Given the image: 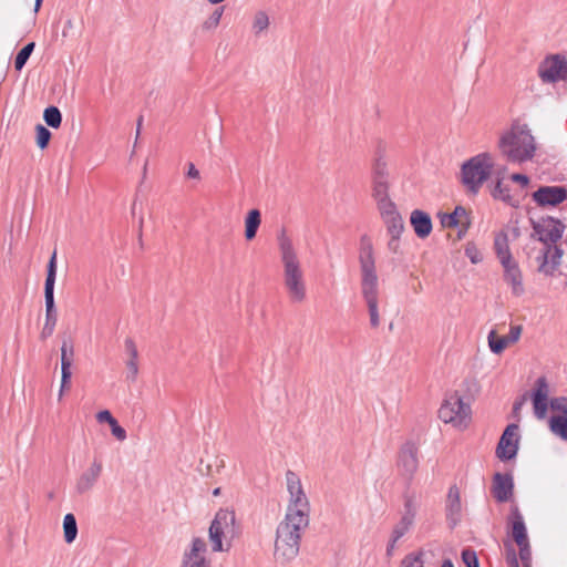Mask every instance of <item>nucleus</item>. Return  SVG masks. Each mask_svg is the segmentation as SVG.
<instances>
[{
    "mask_svg": "<svg viewBox=\"0 0 567 567\" xmlns=\"http://www.w3.org/2000/svg\"><path fill=\"white\" fill-rule=\"evenodd\" d=\"M360 287L361 295L365 301L370 324L372 328L380 326L379 316V277L375 266L373 244L370 237L362 236L359 246Z\"/></svg>",
    "mask_w": 567,
    "mask_h": 567,
    "instance_id": "f257e3e1",
    "label": "nucleus"
},
{
    "mask_svg": "<svg viewBox=\"0 0 567 567\" xmlns=\"http://www.w3.org/2000/svg\"><path fill=\"white\" fill-rule=\"evenodd\" d=\"M280 264L282 268V285L289 300L301 303L307 298V286L301 260L292 240L282 233L278 237Z\"/></svg>",
    "mask_w": 567,
    "mask_h": 567,
    "instance_id": "f03ea898",
    "label": "nucleus"
},
{
    "mask_svg": "<svg viewBox=\"0 0 567 567\" xmlns=\"http://www.w3.org/2000/svg\"><path fill=\"white\" fill-rule=\"evenodd\" d=\"M309 525V519L286 515L278 525L275 540V558L281 564L295 559L299 553L301 535Z\"/></svg>",
    "mask_w": 567,
    "mask_h": 567,
    "instance_id": "7ed1b4c3",
    "label": "nucleus"
},
{
    "mask_svg": "<svg viewBox=\"0 0 567 567\" xmlns=\"http://www.w3.org/2000/svg\"><path fill=\"white\" fill-rule=\"evenodd\" d=\"M499 148L509 162L522 163L534 156L536 145L527 125L516 124L501 137Z\"/></svg>",
    "mask_w": 567,
    "mask_h": 567,
    "instance_id": "20e7f679",
    "label": "nucleus"
},
{
    "mask_svg": "<svg viewBox=\"0 0 567 567\" xmlns=\"http://www.w3.org/2000/svg\"><path fill=\"white\" fill-rule=\"evenodd\" d=\"M236 536V515L229 509H219L210 526L209 542L214 553L227 551L230 542Z\"/></svg>",
    "mask_w": 567,
    "mask_h": 567,
    "instance_id": "39448f33",
    "label": "nucleus"
},
{
    "mask_svg": "<svg viewBox=\"0 0 567 567\" xmlns=\"http://www.w3.org/2000/svg\"><path fill=\"white\" fill-rule=\"evenodd\" d=\"M493 161L488 154H478L466 161L461 168V181L467 192L477 194L492 173Z\"/></svg>",
    "mask_w": 567,
    "mask_h": 567,
    "instance_id": "423d86ee",
    "label": "nucleus"
},
{
    "mask_svg": "<svg viewBox=\"0 0 567 567\" xmlns=\"http://www.w3.org/2000/svg\"><path fill=\"white\" fill-rule=\"evenodd\" d=\"M56 278V251L54 250L49 264L48 272L44 285V297H45V322L41 331V339H47L53 334L58 315L54 306V284Z\"/></svg>",
    "mask_w": 567,
    "mask_h": 567,
    "instance_id": "0eeeda50",
    "label": "nucleus"
},
{
    "mask_svg": "<svg viewBox=\"0 0 567 567\" xmlns=\"http://www.w3.org/2000/svg\"><path fill=\"white\" fill-rule=\"evenodd\" d=\"M439 417L444 423H450L457 429H465L471 421V406L463 401L458 393L454 392L443 401L439 410Z\"/></svg>",
    "mask_w": 567,
    "mask_h": 567,
    "instance_id": "6e6552de",
    "label": "nucleus"
},
{
    "mask_svg": "<svg viewBox=\"0 0 567 567\" xmlns=\"http://www.w3.org/2000/svg\"><path fill=\"white\" fill-rule=\"evenodd\" d=\"M286 483L289 493V503L286 515L309 519L310 504L302 488L299 476L292 471H287Z\"/></svg>",
    "mask_w": 567,
    "mask_h": 567,
    "instance_id": "1a4fd4ad",
    "label": "nucleus"
},
{
    "mask_svg": "<svg viewBox=\"0 0 567 567\" xmlns=\"http://www.w3.org/2000/svg\"><path fill=\"white\" fill-rule=\"evenodd\" d=\"M419 509V504L414 496L406 495L404 498V509L400 520L394 525L388 546L386 555L392 556L396 543L411 529Z\"/></svg>",
    "mask_w": 567,
    "mask_h": 567,
    "instance_id": "9d476101",
    "label": "nucleus"
},
{
    "mask_svg": "<svg viewBox=\"0 0 567 567\" xmlns=\"http://www.w3.org/2000/svg\"><path fill=\"white\" fill-rule=\"evenodd\" d=\"M396 467L400 476L411 482L419 467V447L412 441L405 442L399 450Z\"/></svg>",
    "mask_w": 567,
    "mask_h": 567,
    "instance_id": "9b49d317",
    "label": "nucleus"
},
{
    "mask_svg": "<svg viewBox=\"0 0 567 567\" xmlns=\"http://www.w3.org/2000/svg\"><path fill=\"white\" fill-rule=\"evenodd\" d=\"M538 75L544 83H555L567 78V60L561 55L546 58L538 66Z\"/></svg>",
    "mask_w": 567,
    "mask_h": 567,
    "instance_id": "f8f14e48",
    "label": "nucleus"
},
{
    "mask_svg": "<svg viewBox=\"0 0 567 567\" xmlns=\"http://www.w3.org/2000/svg\"><path fill=\"white\" fill-rule=\"evenodd\" d=\"M207 544L205 539L195 537L189 548L185 549L181 567H212V561L206 557Z\"/></svg>",
    "mask_w": 567,
    "mask_h": 567,
    "instance_id": "ddd939ff",
    "label": "nucleus"
},
{
    "mask_svg": "<svg viewBox=\"0 0 567 567\" xmlns=\"http://www.w3.org/2000/svg\"><path fill=\"white\" fill-rule=\"evenodd\" d=\"M518 425H507L497 444L496 456L501 461H509L514 458L518 451Z\"/></svg>",
    "mask_w": 567,
    "mask_h": 567,
    "instance_id": "4468645a",
    "label": "nucleus"
},
{
    "mask_svg": "<svg viewBox=\"0 0 567 567\" xmlns=\"http://www.w3.org/2000/svg\"><path fill=\"white\" fill-rule=\"evenodd\" d=\"M532 198L540 207H556L567 199V188L564 186H540L533 193Z\"/></svg>",
    "mask_w": 567,
    "mask_h": 567,
    "instance_id": "2eb2a0df",
    "label": "nucleus"
},
{
    "mask_svg": "<svg viewBox=\"0 0 567 567\" xmlns=\"http://www.w3.org/2000/svg\"><path fill=\"white\" fill-rule=\"evenodd\" d=\"M439 217L443 228H460L457 234L460 239L467 233L471 226L470 215L463 206H456L452 213L440 214Z\"/></svg>",
    "mask_w": 567,
    "mask_h": 567,
    "instance_id": "dca6fc26",
    "label": "nucleus"
},
{
    "mask_svg": "<svg viewBox=\"0 0 567 567\" xmlns=\"http://www.w3.org/2000/svg\"><path fill=\"white\" fill-rule=\"evenodd\" d=\"M549 384L545 377L537 379L532 393L534 414L537 419L543 420L548 410Z\"/></svg>",
    "mask_w": 567,
    "mask_h": 567,
    "instance_id": "f3484780",
    "label": "nucleus"
},
{
    "mask_svg": "<svg viewBox=\"0 0 567 567\" xmlns=\"http://www.w3.org/2000/svg\"><path fill=\"white\" fill-rule=\"evenodd\" d=\"M103 471L102 461L94 458L91 465L81 473L75 483V489L79 494H85L97 483Z\"/></svg>",
    "mask_w": 567,
    "mask_h": 567,
    "instance_id": "a211bd4d",
    "label": "nucleus"
},
{
    "mask_svg": "<svg viewBox=\"0 0 567 567\" xmlns=\"http://www.w3.org/2000/svg\"><path fill=\"white\" fill-rule=\"evenodd\" d=\"M502 267L503 279L511 287L512 293L516 297L522 296L525 292V288L518 262L515 259L507 260V262L502 264Z\"/></svg>",
    "mask_w": 567,
    "mask_h": 567,
    "instance_id": "6ab92c4d",
    "label": "nucleus"
},
{
    "mask_svg": "<svg viewBox=\"0 0 567 567\" xmlns=\"http://www.w3.org/2000/svg\"><path fill=\"white\" fill-rule=\"evenodd\" d=\"M513 478L509 474L496 473L494 475L492 494L497 502H507L513 495Z\"/></svg>",
    "mask_w": 567,
    "mask_h": 567,
    "instance_id": "aec40b11",
    "label": "nucleus"
},
{
    "mask_svg": "<svg viewBox=\"0 0 567 567\" xmlns=\"http://www.w3.org/2000/svg\"><path fill=\"white\" fill-rule=\"evenodd\" d=\"M73 361V347L63 342L61 347V388L59 392V400L62 399L64 390L69 389L70 380L72 377L71 365Z\"/></svg>",
    "mask_w": 567,
    "mask_h": 567,
    "instance_id": "412c9836",
    "label": "nucleus"
},
{
    "mask_svg": "<svg viewBox=\"0 0 567 567\" xmlns=\"http://www.w3.org/2000/svg\"><path fill=\"white\" fill-rule=\"evenodd\" d=\"M410 224L415 235L421 238H427L433 229L431 216L421 209H414L410 216Z\"/></svg>",
    "mask_w": 567,
    "mask_h": 567,
    "instance_id": "4be33fe9",
    "label": "nucleus"
},
{
    "mask_svg": "<svg viewBox=\"0 0 567 567\" xmlns=\"http://www.w3.org/2000/svg\"><path fill=\"white\" fill-rule=\"evenodd\" d=\"M509 524L512 528V536L517 545H524L528 542L527 529L524 523L523 515L517 507H513L509 514Z\"/></svg>",
    "mask_w": 567,
    "mask_h": 567,
    "instance_id": "5701e85b",
    "label": "nucleus"
},
{
    "mask_svg": "<svg viewBox=\"0 0 567 567\" xmlns=\"http://www.w3.org/2000/svg\"><path fill=\"white\" fill-rule=\"evenodd\" d=\"M124 347L128 357L125 362L128 370L126 378L131 381H135L138 374V350L135 341L131 338L125 339Z\"/></svg>",
    "mask_w": 567,
    "mask_h": 567,
    "instance_id": "b1692460",
    "label": "nucleus"
},
{
    "mask_svg": "<svg viewBox=\"0 0 567 567\" xmlns=\"http://www.w3.org/2000/svg\"><path fill=\"white\" fill-rule=\"evenodd\" d=\"M446 508L447 517L455 523L461 514L460 492L456 486L451 487L449 491Z\"/></svg>",
    "mask_w": 567,
    "mask_h": 567,
    "instance_id": "393cba45",
    "label": "nucleus"
},
{
    "mask_svg": "<svg viewBox=\"0 0 567 567\" xmlns=\"http://www.w3.org/2000/svg\"><path fill=\"white\" fill-rule=\"evenodd\" d=\"M260 224V212L258 209H251L245 218V237L247 240H251L256 237Z\"/></svg>",
    "mask_w": 567,
    "mask_h": 567,
    "instance_id": "a878e982",
    "label": "nucleus"
},
{
    "mask_svg": "<svg viewBox=\"0 0 567 567\" xmlns=\"http://www.w3.org/2000/svg\"><path fill=\"white\" fill-rule=\"evenodd\" d=\"M494 249L501 265L507 262V260L514 259L508 247L507 237L505 235L497 236L495 238Z\"/></svg>",
    "mask_w": 567,
    "mask_h": 567,
    "instance_id": "bb28decb",
    "label": "nucleus"
},
{
    "mask_svg": "<svg viewBox=\"0 0 567 567\" xmlns=\"http://www.w3.org/2000/svg\"><path fill=\"white\" fill-rule=\"evenodd\" d=\"M382 219H383V221L386 226V230L391 237H400L401 236V234L404 229V223H403V219H402L400 213L392 215V216L390 215Z\"/></svg>",
    "mask_w": 567,
    "mask_h": 567,
    "instance_id": "cd10ccee",
    "label": "nucleus"
},
{
    "mask_svg": "<svg viewBox=\"0 0 567 567\" xmlns=\"http://www.w3.org/2000/svg\"><path fill=\"white\" fill-rule=\"evenodd\" d=\"M492 196L495 199L503 200L504 203L516 206L517 202L511 196V189L508 185L502 183L501 179H497L494 188L492 189Z\"/></svg>",
    "mask_w": 567,
    "mask_h": 567,
    "instance_id": "c85d7f7f",
    "label": "nucleus"
},
{
    "mask_svg": "<svg viewBox=\"0 0 567 567\" xmlns=\"http://www.w3.org/2000/svg\"><path fill=\"white\" fill-rule=\"evenodd\" d=\"M63 533H64V540L68 544L73 543L78 536L76 519H75V516L71 513H69L64 516Z\"/></svg>",
    "mask_w": 567,
    "mask_h": 567,
    "instance_id": "c756f323",
    "label": "nucleus"
},
{
    "mask_svg": "<svg viewBox=\"0 0 567 567\" xmlns=\"http://www.w3.org/2000/svg\"><path fill=\"white\" fill-rule=\"evenodd\" d=\"M488 347L495 354L502 353L509 343L504 336H498L495 330L489 331L487 336Z\"/></svg>",
    "mask_w": 567,
    "mask_h": 567,
    "instance_id": "7c9ffc66",
    "label": "nucleus"
},
{
    "mask_svg": "<svg viewBox=\"0 0 567 567\" xmlns=\"http://www.w3.org/2000/svg\"><path fill=\"white\" fill-rule=\"evenodd\" d=\"M549 429L554 434L567 441V416H551Z\"/></svg>",
    "mask_w": 567,
    "mask_h": 567,
    "instance_id": "2f4dec72",
    "label": "nucleus"
},
{
    "mask_svg": "<svg viewBox=\"0 0 567 567\" xmlns=\"http://www.w3.org/2000/svg\"><path fill=\"white\" fill-rule=\"evenodd\" d=\"M34 47V42H30L18 52L14 59V68L17 71H21L23 69L30 55L32 54Z\"/></svg>",
    "mask_w": 567,
    "mask_h": 567,
    "instance_id": "473e14b6",
    "label": "nucleus"
},
{
    "mask_svg": "<svg viewBox=\"0 0 567 567\" xmlns=\"http://www.w3.org/2000/svg\"><path fill=\"white\" fill-rule=\"evenodd\" d=\"M43 117L45 123L53 128H58L61 125L62 115L60 110L55 106L47 107Z\"/></svg>",
    "mask_w": 567,
    "mask_h": 567,
    "instance_id": "72a5a7b5",
    "label": "nucleus"
},
{
    "mask_svg": "<svg viewBox=\"0 0 567 567\" xmlns=\"http://www.w3.org/2000/svg\"><path fill=\"white\" fill-rule=\"evenodd\" d=\"M377 204L382 218L399 214L395 204L389 196L377 199Z\"/></svg>",
    "mask_w": 567,
    "mask_h": 567,
    "instance_id": "f704fd0d",
    "label": "nucleus"
},
{
    "mask_svg": "<svg viewBox=\"0 0 567 567\" xmlns=\"http://www.w3.org/2000/svg\"><path fill=\"white\" fill-rule=\"evenodd\" d=\"M269 27V18L268 14L264 11H258L252 21V31L256 35L266 31Z\"/></svg>",
    "mask_w": 567,
    "mask_h": 567,
    "instance_id": "c9c22d12",
    "label": "nucleus"
},
{
    "mask_svg": "<svg viewBox=\"0 0 567 567\" xmlns=\"http://www.w3.org/2000/svg\"><path fill=\"white\" fill-rule=\"evenodd\" d=\"M388 181L372 179V196L375 200L388 197Z\"/></svg>",
    "mask_w": 567,
    "mask_h": 567,
    "instance_id": "e433bc0d",
    "label": "nucleus"
},
{
    "mask_svg": "<svg viewBox=\"0 0 567 567\" xmlns=\"http://www.w3.org/2000/svg\"><path fill=\"white\" fill-rule=\"evenodd\" d=\"M465 256L471 260L472 264L476 265L483 260V256L477 246L470 241L465 245L464 249Z\"/></svg>",
    "mask_w": 567,
    "mask_h": 567,
    "instance_id": "4c0bfd02",
    "label": "nucleus"
},
{
    "mask_svg": "<svg viewBox=\"0 0 567 567\" xmlns=\"http://www.w3.org/2000/svg\"><path fill=\"white\" fill-rule=\"evenodd\" d=\"M401 567H424L423 553H412L404 557Z\"/></svg>",
    "mask_w": 567,
    "mask_h": 567,
    "instance_id": "58836bf2",
    "label": "nucleus"
},
{
    "mask_svg": "<svg viewBox=\"0 0 567 567\" xmlns=\"http://www.w3.org/2000/svg\"><path fill=\"white\" fill-rule=\"evenodd\" d=\"M35 132H37V145L42 150L45 148L50 142L51 132L41 124L37 125Z\"/></svg>",
    "mask_w": 567,
    "mask_h": 567,
    "instance_id": "ea45409f",
    "label": "nucleus"
},
{
    "mask_svg": "<svg viewBox=\"0 0 567 567\" xmlns=\"http://www.w3.org/2000/svg\"><path fill=\"white\" fill-rule=\"evenodd\" d=\"M549 406L553 411L561 413L559 416H567V398L557 396L549 401Z\"/></svg>",
    "mask_w": 567,
    "mask_h": 567,
    "instance_id": "a19ab883",
    "label": "nucleus"
},
{
    "mask_svg": "<svg viewBox=\"0 0 567 567\" xmlns=\"http://www.w3.org/2000/svg\"><path fill=\"white\" fill-rule=\"evenodd\" d=\"M372 179L388 181L386 164L382 159H377L374 163Z\"/></svg>",
    "mask_w": 567,
    "mask_h": 567,
    "instance_id": "79ce46f5",
    "label": "nucleus"
},
{
    "mask_svg": "<svg viewBox=\"0 0 567 567\" xmlns=\"http://www.w3.org/2000/svg\"><path fill=\"white\" fill-rule=\"evenodd\" d=\"M519 547V558L523 563L524 567H530V546L529 542L525 543L524 545H517Z\"/></svg>",
    "mask_w": 567,
    "mask_h": 567,
    "instance_id": "37998d69",
    "label": "nucleus"
},
{
    "mask_svg": "<svg viewBox=\"0 0 567 567\" xmlns=\"http://www.w3.org/2000/svg\"><path fill=\"white\" fill-rule=\"evenodd\" d=\"M522 331H523L522 326H519V324L511 326L509 332L506 336H504L506 338L507 342L509 343V346L516 343L519 340Z\"/></svg>",
    "mask_w": 567,
    "mask_h": 567,
    "instance_id": "c03bdc74",
    "label": "nucleus"
},
{
    "mask_svg": "<svg viewBox=\"0 0 567 567\" xmlns=\"http://www.w3.org/2000/svg\"><path fill=\"white\" fill-rule=\"evenodd\" d=\"M462 559L466 567H480L476 554L473 550H463Z\"/></svg>",
    "mask_w": 567,
    "mask_h": 567,
    "instance_id": "a18cd8bd",
    "label": "nucleus"
},
{
    "mask_svg": "<svg viewBox=\"0 0 567 567\" xmlns=\"http://www.w3.org/2000/svg\"><path fill=\"white\" fill-rule=\"evenodd\" d=\"M223 11V8L216 9L214 13L209 17V19L205 22V27L207 29L216 28L220 22Z\"/></svg>",
    "mask_w": 567,
    "mask_h": 567,
    "instance_id": "49530a36",
    "label": "nucleus"
},
{
    "mask_svg": "<svg viewBox=\"0 0 567 567\" xmlns=\"http://www.w3.org/2000/svg\"><path fill=\"white\" fill-rule=\"evenodd\" d=\"M563 236V228L560 223H555L548 233V239L556 243Z\"/></svg>",
    "mask_w": 567,
    "mask_h": 567,
    "instance_id": "de8ad7c7",
    "label": "nucleus"
},
{
    "mask_svg": "<svg viewBox=\"0 0 567 567\" xmlns=\"http://www.w3.org/2000/svg\"><path fill=\"white\" fill-rule=\"evenodd\" d=\"M506 561L508 567H519L518 559L516 553L513 548L508 549L506 553Z\"/></svg>",
    "mask_w": 567,
    "mask_h": 567,
    "instance_id": "09e8293b",
    "label": "nucleus"
},
{
    "mask_svg": "<svg viewBox=\"0 0 567 567\" xmlns=\"http://www.w3.org/2000/svg\"><path fill=\"white\" fill-rule=\"evenodd\" d=\"M511 179L515 183L520 184L523 187L527 186L529 183L528 176L519 173H515L511 176Z\"/></svg>",
    "mask_w": 567,
    "mask_h": 567,
    "instance_id": "8fccbe9b",
    "label": "nucleus"
},
{
    "mask_svg": "<svg viewBox=\"0 0 567 567\" xmlns=\"http://www.w3.org/2000/svg\"><path fill=\"white\" fill-rule=\"evenodd\" d=\"M111 432L118 441L126 440V431L121 425L114 426V429H112Z\"/></svg>",
    "mask_w": 567,
    "mask_h": 567,
    "instance_id": "3c124183",
    "label": "nucleus"
},
{
    "mask_svg": "<svg viewBox=\"0 0 567 567\" xmlns=\"http://www.w3.org/2000/svg\"><path fill=\"white\" fill-rule=\"evenodd\" d=\"M112 417H113V415L111 414V412L109 410L100 411L96 414V420L100 423H107L109 421L112 420Z\"/></svg>",
    "mask_w": 567,
    "mask_h": 567,
    "instance_id": "603ef678",
    "label": "nucleus"
},
{
    "mask_svg": "<svg viewBox=\"0 0 567 567\" xmlns=\"http://www.w3.org/2000/svg\"><path fill=\"white\" fill-rule=\"evenodd\" d=\"M187 177L199 178V171L195 167L193 163L188 164Z\"/></svg>",
    "mask_w": 567,
    "mask_h": 567,
    "instance_id": "864d4df0",
    "label": "nucleus"
},
{
    "mask_svg": "<svg viewBox=\"0 0 567 567\" xmlns=\"http://www.w3.org/2000/svg\"><path fill=\"white\" fill-rule=\"evenodd\" d=\"M399 240L400 237H391L388 243L389 249L392 250L393 252H396L399 249Z\"/></svg>",
    "mask_w": 567,
    "mask_h": 567,
    "instance_id": "5fc2aeb1",
    "label": "nucleus"
},
{
    "mask_svg": "<svg viewBox=\"0 0 567 567\" xmlns=\"http://www.w3.org/2000/svg\"><path fill=\"white\" fill-rule=\"evenodd\" d=\"M523 403H524L523 401H517V402H515V403H514V406H513V411H514L515 413H517V412L522 409Z\"/></svg>",
    "mask_w": 567,
    "mask_h": 567,
    "instance_id": "6e6d98bb",
    "label": "nucleus"
},
{
    "mask_svg": "<svg viewBox=\"0 0 567 567\" xmlns=\"http://www.w3.org/2000/svg\"><path fill=\"white\" fill-rule=\"evenodd\" d=\"M107 424L111 426V430L114 429V426L120 425L114 416L112 417L111 421L107 422Z\"/></svg>",
    "mask_w": 567,
    "mask_h": 567,
    "instance_id": "4d7b16f0",
    "label": "nucleus"
},
{
    "mask_svg": "<svg viewBox=\"0 0 567 567\" xmlns=\"http://www.w3.org/2000/svg\"><path fill=\"white\" fill-rule=\"evenodd\" d=\"M41 4H42V0H35V3H34V11L38 12L41 8Z\"/></svg>",
    "mask_w": 567,
    "mask_h": 567,
    "instance_id": "13d9d810",
    "label": "nucleus"
},
{
    "mask_svg": "<svg viewBox=\"0 0 567 567\" xmlns=\"http://www.w3.org/2000/svg\"><path fill=\"white\" fill-rule=\"evenodd\" d=\"M441 567H454L451 560H444Z\"/></svg>",
    "mask_w": 567,
    "mask_h": 567,
    "instance_id": "bf43d9fd",
    "label": "nucleus"
},
{
    "mask_svg": "<svg viewBox=\"0 0 567 567\" xmlns=\"http://www.w3.org/2000/svg\"><path fill=\"white\" fill-rule=\"evenodd\" d=\"M413 289H414V291H415L416 293H419V292L422 290V285H421V282H419V284H417V286H415Z\"/></svg>",
    "mask_w": 567,
    "mask_h": 567,
    "instance_id": "052dcab7",
    "label": "nucleus"
},
{
    "mask_svg": "<svg viewBox=\"0 0 567 567\" xmlns=\"http://www.w3.org/2000/svg\"><path fill=\"white\" fill-rule=\"evenodd\" d=\"M219 493H220V488H215V489H214V492H213V494H214L215 496L219 495Z\"/></svg>",
    "mask_w": 567,
    "mask_h": 567,
    "instance_id": "680f3d73",
    "label": "nucleus"
},
{
    "mask_svg": "<svg viewBox=\"0 0 567 567\" xmlns=\"http://www.w3.org/2000/svg\"><path fill=\"white\" fill-rule=\"evenodd\" d=\"M141 123H142V117L138 120V128H137V134L140 133V126H141Z\"/></svg>",
    "mask_w": 567,
    "mask_h": 567,
    "instance_id": "e2e57ef3",
    "label": "nucleus"
}]
</instances>
